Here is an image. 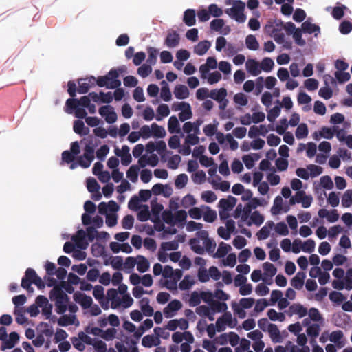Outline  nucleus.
Returning <instances> with one entry per match:
<instances>
[{"label": "nucleus", "mask_w": 352, "mask_h": 352, "mask_svg": "<svg viewBox=\"0 0 352 352\" xmlns=\"http://www.w3.org/2000/svg\"><path fill=\"white\" fill-rule=\"evenodd\" d=\"M140 168L138 166L133 165L126 172V177L132 182H136L138 178V172Z\"/></svg>", "instance_id": "nucleus-35"}, {"label": "nucleus", "mask_w": 352, "mask_h": 352, "mask_svg": "<svg viewBox=\"0 0 352 352\" xmlns=\"http://www.w3.org/2000/svg\"><path fill=\"white\" fill-rule=\"evenodd\" d=\"M269 335L272 339V340L275 342H281L283 340L282 336H280V331L275 324H270L268 325V330H267Z\"/></svg>", "instance_id": "nucleus-17"}, {"label": "nucleus", "mask_w": 352, "mask_h": 352, "mask_svg": "<svg viewBox=\"0 0 352 352\" xmlns=\"http://www.w3.org/2000/svg\"><path fill=\"white\" fill-rule=\"evenodd\" d=\"M329 299L332 302L340 304L345 300V297L341 292L333 291L329 294Z\"/></svg>", "instance_id": "nucleus-53"}, {"label": "nucleus", "mask_w": 352, "mask_h": 352, "mask_svg": "<svg viewBox=\"0 0 352 352\" xmlns=\"http://www.w3.org/2000/svg\"><path fill=\"white\" fill-rule=\"evenodd\" d=\"M227 96V91L225 88H221L219 89L212 90L209 94V96L217 101L221 102L224 100Z\"/></svg>", "instance_id": "nucleus-23"}, {"label": "nucleus", "mask_w": 352, "mask_h": 352, "mask_svg": "<svg viewBox=\"0 0 352 352\" xmlns=\"http://www.w3.org/2000/svg\"><path fill=\"white\" fill-rule=\"evenodd\" d=\"M309 133L307 125L305 123L299 124L296 130L297 139H302L307 136Z\"/></svg>", "instance_id": "nucleus-41"}, {"label": "nucleus", "mask_w": 352, "mask_h": 352, "mask_svg": "<svg viewBox=\"0 0 352 352\" xmlns=\"http://www.w3.org/2000/svg\"><path fill=\"white\" fill-rule=\"evenodd\" d=\"M19 340V335L18 333L13 331L9 335V338H6L4 342H2L1 350L5 351L6 349H12Z\"/></svg>", "instance_id": "nucleus-11"}, {"label": "nucleus", "mask_w": 352, "mask_h": 352, "mask_svg": "<svg viewBox=\"0 0 352 352\" xmlns=\"http://www.w3.org/2000/svg\"><path fill=\"white\" fill-rule=\"evenodd\" d=\"M188 176L186 174L179 175L175 182V185L177 188H183L188 182Z\"/></svg>", "instance_id": "nucleus-52"}, {"label": "nucleus", "mask_w": 352, "mask_h": 352, "mask_svg": "<svg viewBox=\"0 0 352 352\" xmlns=\"http://www.w3.org/2000/svg\"><path fill=\"white\" fill-rule=\"evenodd\" d=\"M335 76L338 81L340 83H344L349 80L351 76L349 72H336Z\"/></svg>", "instance_id": "nucleus-64"}, {"label": "nucleus", "mask_w": 352, "mask_h": 352, "mask_svg": "<svg viewBox=\"0 0 352 352\" xmlns=\"http://www.w3.org/2000/svg\"><path fill=\"white\" fill-rule=\"evenodd\" d=\"M174 94L178 99H186L189 96V91L186 86L178 85L175 87Z\"/></svg>", "instance_id": "nucleus-28"}, {"label": "nucleus", "mask_w": 352, "mask_h": 352, "mask_svg": "<svg viewBox=\"0 0 352 352\" xmlns=\"http://www.w3.org/2000/svg\"><path fill=\"white\" fill-rule=\"evenodd\" d=\"M274 60L271 58L268 57L264 58L260 64L261 69L265 72H271L274 67Z\"/></svg>", "instance_id": "nucleus-36"}, {"label": "nucleus", "mask_w": 352, "mask_h": 352, "mask_svg": "<svg viewBox=\"0 0 352 352\" xmlns=\"http://www.w3.org/2000/svg\"><path fill=\"white\" fill-rule=\"evenodd\" d=\"M168 129L170 133H179L181 132L179 123L176 116H171L168 122Z\"/></svg>", "instance_id": "nucleus-30"}, {"label": "nucleus", "mask_w": 352, "mask_h": 352, "mask_svg": "<svg viewBox=\"0 0 352 352\" xmlns=\"http://www.w3.org/2000/svg\"><path fill=\"white\" fill-rule=\"evenodd\" d=\"M74 300L79 303L83 309L89 308L93 302V300L91 296H87L85 294L76 293L74 295Z\"/></svg>", "instance_id": "nucleus-13"}, {"label": "nucleus", "mask_w": 352, "mask_h": 352, "mask_svg": "<svg viewBox=\"0 0 352 352\" xmlns=\"http://www.w3.org/2000/svg\"><path fill=\"white\" fill-rule=\"evenodd\" d=\"M150 215L148 207L144 206L143 208L138 214V219L139 221L144 222L149 219Z\"/></svg>", "instance_id": "nucleus-54"}, {"label": "nucleus", "mask_w": 352, "mask_h": 352, "mask_svg": "<svg viewBox=\"0 0 352 352\" xmlns=\"http://www.w3.org/2000/svg\"><path fill=\"white\" fill-rule=\"evenodd\" d=\"M94 160V148L91 143L87 144L84 148L83 155L78 158V163L83 168H87L90 166L92 161Z\"/></svg>", "instance_id": "nucleus-4"}, {"label": "nucleus", "mask_w": 352, "mask_h": 352, "mask_svg": "<svg viewBox=\"0 0 352 352\" xmlns=\"http://www.w3.org/2000/svg\"><path fill=\"white\" fill-rule=\"evenodd\" d=\"M181 106L185 107L179 113V118L182 122L190 119L192 116L190 105L185 102H181Z\"/></svg>", "instance_id": "nucleus-21"}, {"label": "nucleus", "mask_w": 352, "mask_h": 352, "mask_svg": "<svg viewBox=\"0 0 352 352\" xmlns=\"http://www.w3.org/2000/svg\"><path fill=\"white\" fill-rule=\"evenodd\" d=\"M201 199L207 203H212L217 200V197L214 192L207 190L202 192Z\"/></svg>", "instance_id": "nucleus-56"}, {"label": "nucleus", "mask_w": 352, "mask_h": 352, "mask_svg": "<svg viewBox=\"0 0 352 352\" xmlns=\"http://www.w3.org/2000/svg\"><path fill=\"white\" fill-rule=\"evenodd\" d=\"M267 316L272 321H280L283 322L285 319V316L283 313H278L275 309H270L267 311Z\"/></svg>", "instance_id": "nucleus-40"}, {"label": "nucleus", "mask_w": 352, "mask_h": 352, "mask_svg": "<svg viewBox=\"0 0 352 352\" xmlns=\"http://www.w3.org/2000/svg\"><path fill=\"white\" fill-rule=\"evenodd\" d=\"M236 199L232 196H228L227 199H221L219 206L221 210L230 211L236 204Z\"/></svg>", "instance_id": "nucleus-15"}, {"label": "nucleus", "mask_w": 352, "mask_h": 352, "mask_svg": "<svg viewBox=\"0 0 352 352\" xmlns=\"http://www.w3.org/2000/svg\"><path fill=\"white\" fill-rule=\"evenodd\" d=\"M133 223L134 218L131 214L126 215L122 221V228L126 230L131 229L133 226Z\"/></svg>", "instance_id": "nucleus-57"}, {"label": "nucleus", "mask_w": 352, "mask_h": 352, "mask_svg": "<svg viewBox=\"0 0 352 352\" xmlns=\"http://www.w3.org/2000/svg\"><path fill=\"white\" fill-rule=\"evenodd\" d=\"M179 247L178 242L176 241L163 242L161 244V249L164 251L176 250Z\"/></svg>", "instance_id": "nucleus-55"}, {"label": "nucleus", "mask_w": 352, "mask_h": 352, "mask_svg": "<svg viewBox=\"0 0 352 352\" xmlns=\"http://www.w3.org/2000/svg\"><path fill=\"white\" fill-rule=\"evenodd\" d=\"M280 107L279 106H275L272 109L270 110L267 114V120L273 122L275 119L280 115Z\"/></svg>", "instance_id": "nucleus-59"}, {"label": "nucleus", "mask_w": 352, "mask_h": 352, "mask_svg": "<svg viewBox=\"0 0 352 352\" xmlns=\"http://www.w3.org/2000/svg\"><path fill=\"white\" fill-rule=\"evenodd\" d=\"M263 268L264 270V278L263 280L267 284L272 283V278L276 274V267L271 263L265 262L263 264Z\"/></svg>", "instance_id": "nucleus-9"}, {"label": "nucleus", "mask_w": 352, "mask_h": 352, "mask_svg": "<svg viewBox=\"0 0 352 352\" xmlns=\"http://www.w3.org/2000/svg\"><path fill=\"white\" fill-rule=\"evenodd\" d=\"M182 307V302L178 300L170 301L164 309V314L166 318H171L175 316V312Z\"/></svg>", "instance_id": "nucleus-8"}, {"label": "nucleus", "mask_w": 352, "mask_h": 352, "mask_svg": "<svg viewBox=\"0 0 352 352\" xmlns=\"http://www.w3.org/2000/svg\"><path fill=\"white\" fill-rule=\"evenodd\" d=\"M254 155L256 156L255 159L250 155H244L242 157L243 162L247 168L251 169L254 165V161L258 160L259 156L256 154Z\"/></svg>", "instance_id": "nucleus-51"}, {"label": "nucleus", "mask_w": 352, "mask_h": 352, "mask_svg": "<svg viewBox=\"0 0 352 352\" xmlns=\"http://www.w3.org/2000/svg\"><path fill=\"white\" fill-rule=\"evenodd\" d=\"M129 151L130 148L126 145L122 146L121 150L118 148L115 150L116 155L121 157V163L123 166H128L131 162L132 157Z\"/></svg>", "instance_id": "nucleus-7"}, {"label": "nucleus", "mask_w": 352, "mask_h": 352, "mask_svg": "<svg viewBox=\"0 0 352 352\" xmlns=\"http://www.w3.org/2000/svg\"><path fill=\"white\" fill-rule=\"evenodd\" d=\"M210 47V43L208 41H200L194 47V52L197 55L202 56L207 52Z\"/></svg>", "instance_id": "nucleus-29"}, {"label": "nucleus", "mask_w": 352, "mask_h": 352, "mask_svg": "<svg viewBox=\"0 0 352 352\" xmlns=\"http://www.w3.org/2000/svg\"><path fill=\"white\" fill-rule=\"evenodd\" d=\"M126 72L124 67H120L118 69H112L105 76H99L96 79V84L100 87H106L109 89H115L121 85V81L118 80L119 73Z\"/></svg>", "instance_id": "nucleus-2"}, {"label": "nucleus", "mask_w": 352, "mask_h": 352, "mask_svg": "<svg viewBox=\"0 0 352 352\" xmlns=\"http://www.w3.org/2000/svg\"><path fill=\"white\" fill-rule=\"evenodd\" d=\"M206 296H208L209 297L213 296L212 294L209 292H201L200 294L196 291L192 292L189 299L190 306H197L200 304L201 299H202L204 302H209L210 299L206 298Z\"/></svg>", "instance_id": "nucleus-5"}, {"label": "nucleus", "mask_w": 352, "mask_h": 352, "mask_svg": "<svg viewBox=\"0 0 352 352\" xmlns=\"http://www.w3.org/2000/svg\"><path fill=\"white\" fill-rule=\"evenodd\" d=\"M95 83L96 78L94 76L80 79L78 81L79 86L77 91L80 94H86L91 87L95 85Z\"/></svg>", "instance_id": "nucleus-6"}, {"label": "nucleus", "mask_w": 352, "mask_h": 352, "mask_svg": "<svg viewBox=\"0 0 352 352\" xmlns=\"http://www.w3.org/2000/svg\"><path fill=\"white\" fill-rule=\"evenodd\" d=\"M225 21L222 19H214L210 22V28L212 30L219 32L223 28Z\"/></svg>", "instance_id": "nucleus-62"}, {"label": "nucleus", "mask_w": 352, "mask_h": 352, "mask_svg": "<svg viewBox=\"0 0 352 352\" xmlns=\"http://www.w3.org/2000/svg\"><path fill=\"white\" fill-rule=\"evenodd\" d=\"M162 219L163 221L170 225V226H175V217L174 214L170 210H165L163 212L162 214Z\"/></svg>", "instance_id": "nucleus-47"}, {"label": "nucleus", "mask_w": 352, "mask_h": 352, "mask_svg": "<svg viewBox=\"0 0 352 352\" xmlns=\"http://www.w3.org/2000/svg\"><path fill=\"white\" fill-rule=\"evenodd\" d=\"M152 72L151 65L144 64L138 69V74L142 78L148 76Z\"/></svg>", "instance_id": "nucleus-58"}, {"label": "nucleus", "mask_w": 352, "mask_h": 352, "mask_svg": "<svg viewBox=\"0 0 352 352\" xmlns=\"http://www.w3.org/2000/svg\"><path fill=\"white\" fill-rule=\"evenodd\" d=\"M342 205L343 207L349 208L352 205V190L349 189L342 195Z\"/></svg>", "instance_id": "nucleus-45"}, {"label": "nucleus", "mask_w": 352, "mask_h": 352, "mask_svg": "<svg viewBox=\"0 0 352 352\" xmlns=\"http://www.w3.org/2000/svg\"><path fill=\"white\" fill-rule=\"evenodd\" d=\"M66 283L63 281L60 286H55L50 292V298L55 302V310L57 314H63L67 309V304L69 301L68 295L62 289L65 288L68 292H72L71 289L66 287Z\"/></svg>", "instance_id": "nucleus-1"}, {"label": "nucleus", "mask_w": 352, "mask_h": 352, "mask_svg": "<svg viewBox=\"0 0 352 352\" xmlns=\"http://www.w3.org/2000/svg\"><path fill=\"white\" fill-rule=\"evenodd\" d=\"M162 88H161V93L160 96L162 99L165 102H168L171 100V93L169 89L168 84L166 81L162 80L161 82Z\"/></svg>", "instance_id": "nucleus-32"}, {"label": "nucleus", "mask_w": 352, "mask_h": 352, "mask_svg": "<svg viewBox=\"0 0 352 352\" xmlns=\"http://www.w3.org/2000/svg\"><path fill=\"white\" fill-rule=\"evenodd\" d=\"M189 244L192 251H194L195 253L198 254H204V248L199 245V241L197 239H190L189 241Z\"/></svg>", "instance_id": "nucleus-43"}, {"label": "nucleus", "mask_w": 352, "mask_h": 352, "mask_svg": "<svg viewBox=\"0 0 352 352\" xmlns=\"http://www.w3.org/2000/svg\"><path fill=\"white\" fill-rule=\"evenodd\" d=\"M196 204V199L192 195H186L182 200V205L183 207L187 208Z\"/></svg>", "instance_id": "nucleus-60"}, {"label": "nucleus", "mask_w": 352, "mask_h": 352, "mask_svg": "<svg viewBox=\"0 0 352 352\" xmlns=\"http://www.w3.org/2000/svg\"><path fill=\"white\" fill-rule=\"evenodd\" d=\"M151 129L152 135L155 138H163L164 137H165L166 131L162 126L157 125L156 123H153L151 124Z\"/></svg>", "instance_id": "nucleus-38"}, {"label": "nucleus", "mask_w": 352, "mask_h": 352, "mask_svg": "<svg viewBox=\"0 0 352 352\" xmlns=\"http://www.w3.org/2000/svg\"><path fill=\"white\" fill-rule=\"evenodd\" d=\"M318 214L320 218L326 217L327 221L330 223H334L339 219V214L337 210L336 209H333L331 211H328L327 210L323 208L320 209Z\"/></svg>", "instance_id": "nucleus-14"}, {"label": "nucleus", "mask_w": 352, "mask_h": 352, "mask_svg": "<svg viewBox=\"0 0 352 352\" xmlns=\"http://www.w3.org/2000/svg\"><path fill=\"white\" fill-rule=\"evenodd\" d=\"M245 4L241 0H236L233 3V6L225 10V12L232 19H234L239 23H244L246 16L244 14V9Z\"/></svg>", "instance_id": "nucleus-3"}, {"label": "nucleus", "mask_w": 352, "mask_h": 352, "mask_svg": "<svg viewBox=\"0 0 352 352\" xmlns=\"http://www.w3.org/2000/svg\"><path fill=\"white\" fill-rule=\"evenodd\" d=\"M245 65L248 72L252 76H258L261 72L259 63L254 59L248 60Z\"/></svg>", "instance_id": "nucleus-16"}, {"label": "nucleus", "mask_w": 352, "mask_h": 352, "mask_svg": "<svg viewBox=\"0 0 352 352\" xmlns=\"http://www.w3.org/2000/svg\"><path fill=\"white\" fill-rule=\"evenodd\" d=\"M289 311L292 314L298 315L299 318H302L307 314V309L300 303H295L289 307Z\"/></svg>", "instance_id": "nucleus-27"}, {"label": "nucleus", "mask_w": 352, "mask_h": 352, "mask_svg": "<svg viewBox=\"0 0 352 352\" xmlns=\"http://www.w3.org/2000/svg\"><path fill=\"white\" fill-rule=\"evenodd\" d=\"M73 129L76 133L80 135H87L89 133V129L85 127L84 122L80 120L74 122Z\"/></svg>", "instance_id": "nucleus-22"}, {"label": "nucleus", "mask_w": 352, "mask_h": 352, "mask_svg": "<svg viewBox=\"0 0 352 352\" xmlns=\"http://www.w3.org/2000/svg\"><path fill=\"white\" fill-rule=\"evenodd\" d=\"M148 58L147 63L149 65H155L157 62L159 50L153 47H147Z\"/></svg>", "instance_id": "nucleus-33"}, {"label": "nucleus", "mask_w": 352, "mask_h": 352, "mask_svg": "<svg viewBox=\"0 0 352 352\" xmlns=\"http://www.w3.org/2000/svg\"><path fill=\"white\" fill-rule=\"evenodd\" d=\"M275 231L280 235L287 236L289 234V230L284 222H279L275 226Z\"/></svg>", "instance_id": "nucleus-61"}, {"label": "nucleus", "mask_w": 352, "mask_h": 352, "mask_svg": "<svg viewBox=\"0 0 352 352\" xmlns=\"http://www.w3.org/2000/svg\"><path fill=\"white\" fill-rule=\"evenodd\" d=\"M245 43L247 47L251 50H256L259 47L258 42L256 37L252 34H250L246 37Z\"/></svg>", "instance_id": "nucleus-37"}, {"label": "nucleus", "mask_w": 352, "mask_h": 352, "mask_svg": "<svg viewBox=\"0 0 352 352\" xmlns=\"http://www.w3.org/2000/svg\"><path fill=\"white\" fill-rule=\"evenodd\" d=\"M302 30L305 33H315V36H318L320 32V28L318 25L311 23L308 21H306L302 23Z\"/></svg>", "instance_id": "nucleus-18"}, {"label": "nucleus", "mask_w": 352, "mask_h": 352, "mask_svg": "<svg viewBox=\"0 0 352 352\" xmlns=\"http://www.w3.org/2000/svg\"><path fill=\"white\" fill-rule=\"evenodd\" d=\"M196 13L193 9H187L183 16L184 23L188 26H192L196 23Z\"/></svg>", "instance_id": "nucleus-19"}, {"label": "nucleus", "mask_w": 352, "mask_h": 352, "mask_svg": "<svg viewBox=\"0 0 352 352\" xmlns=\"http://www.w3.org/2000/svg\"><path fill=\"white\" fill-rule=\"evenodd\" d=\"M230 248V245L224 243L223 242H221L219 244L217 251L214 256L218 257V258L224 257L228 254Z\"/></svg>", "instance_id": "nucleus-49"}, {"label": "nucleus", "mask_w": 352, "mask_h": 352, "mask_svg": "<svg viewBox=\"0 0 352 352\" xmlns=\"http://www.w3.org/2000/svg\"><path fill=\"white\" fill-rule=\"evenodd\" d=\"M136 264L137 270L141 273H144L148 271L150 267L148 259L142 255H138L137 256Z\"/></svg>", "instance_id": "nucleus-24"}, {"label": "nucleus", "mask_w": 352, "mask_h": 352, "mask_svg": "<svg viewBox=\"0 0 352 352\" xmlns=\"http://www.w3.org/2000/svg\"><path fill=\"white\" fill-rule=\"evenodd\" d=\"M86 232L83 230H80L76 234L73 236L72 240L76 243V246L80 249H86L88 242L86 241Z\"/></svg>", "instance_id": "nucleus-12"}, {"label": "nucleus", "mask_w": 352, "mask_h": 352, "mask_svg": "<svg viewBox=\"0 0 352 352\" xmlns=\"http://www.w3.org/2000/svg\"><path fill=\"white\" fill-rule=\"evenodd\" d=\"M210 307L214 312H223L227 310V304L224 302L213 300L210 302Z\"/></svg>", "instance_id": "nucleus-39"}, {"label": "nucleus", "mask_w": 352, "mask_h": 352, "mask_svg": "<svg viewBox=\"0 0 352 352\" xmlns=\"http://www.w3.org/2000/svg\"><path fill=\"white\" fill-rule=\"evenodd\" d=\"M180 41L179 34L175 30L169 31L164 41V44L169 48L177 47Z\"/></svg>", "instance_id": "nucleus-10"}, {"label": "nucleus", "mask_w": 352, "mask_h": 352, "mask_svg": "<svg viewBox=\"0 0 352 352\" xmlns=\"http://www.w3.org/2000/svg\"><path fill=\"white\" fill-rule=\"evenodd\" d=\"M320 184L324 189L327 190H331L333 187V183L331 180V178L328 175L322 176L320 178Z\"/></svg>", "instance_id": "nucleus-63"}, {"label": "nucleus", "mask_w": 352, "mask_h": 352, "mask_svg": "<svg viewBox=\"0 0 352 352\" xmlns=\"http://www.w3.org/2000/svg\"><path fill=\"white\" fill-rule=\"evenodd\" d=\"M306 278V274L303 272H298L296 276L292 279L291 285L296 289H300L304 285V280Z\"/></svg>", "instance_id": "nucleus-20"}, {"label": "nucleus", "mask_w": 352, "mask_h": 352, "mask_svg": "<svg viewBox=\"0 0 352 352\" xmlns=\"http://www.w3.org/2000/svg\"><path fill=\"white\" fill-rule=\"evenodd\" d=\"M79 107L78 100L76 98H69L66 101V112L68 113H72L74 110H76V109Z\"/></svg>", "instance_id": "nucleus-46"}, {"label": "nucleus", "mask_w": 352, "mask_h": 352, "mask_svg": "<svg viewBox=\"0 0 352 352\" xmlns=\"http://www.w3.org/2000/svg\"><path fill=\"white\" fill-rule=\"evenodd\" d=\"M160 340L158 337H155L153 335L145 336L142 340V344L145 347H151L153 346H157L160 344Z\"/></svg>", "instance_id": "nucleus-31"}, {"label": "nucleus", "mask_w": 352, "mask_h": 352, "mask_svg": "<svg viewBox=\"0 0 352 352\" xmlns=\"http://www.w3.org/2000/svg\"><path fill=\"white\" fill-rule=\"evenodd\" d=\"M107 297L111 300V308L116 309L121 304V300L118 298V291L116 289L111 288L107 290Z\"/></svg>", "instance_id": "nucleus-25"}, {"label": "nucleus", "mask_w": 352, "mask_h": 352, "mask_svg": "<svg viewBox=\"0 0 352 352\" xmlns=\"http://www.w3.org/2000/svg\"><path fill=\"white\" fill-rule=\"evenodd\" d=\"M87 188L89 192L94 193L98 192L100 185L98 184L96 179L89 177L87 179Z\"/></svg>", "instance_id": "nucleus-44"}, {"label": "nucleus", "mask_w": 352, "mask_h": 352, "mask_svg": "<svg viewBox=\"0 0 352 352\" xmlns=\"http://www.w3.org/2000/svg\"><path fill=\"white\" fill-rule=\"evenodd\" d=\"M267 226H263L256 234L258 240H264L269 237L270 234V229L274 226L273 221H268Z\"/></svg>", "instance_id": "nucleus-26"}, {"label": "nucleus", "mask_w": 352, "mask_h": 352, "mask_svg": "<svg viewBox=\"0 0 352 352\" xmlns=\"http://www.w3.org/2000/svg\"><path fill=\"white\" fill-rule=\"evenodd\" d=\"M343 332L340 330L334 331L331 333L329 340L331 342L336 344L338 346L342 347L343 345L340 344V340L343 338Z\"/></svg>", "instance_id": "nucleus-42"}, {"label": "nucleus", "mask_w": 352, "mask_h": 352, "mask_svg": "<svg viewBox=\"0 0 352 352\" xmlns=\"http://www.w3.org/2000/svg\"><path fill=\"white\" fill-rule=\"evenodd\" d=\"M250 221L248 223V226H250L254 223L256 226H260L264 221V217L258 211H254L250 216Z\"/></svg>", "instance_id": "nucleus-34"}, {"label": "nucleus", "mask_w": 352, "mask_h": 352, "mask_svg": "<svg viewBox=\"0 0 352 352\" xmlns=\"http://www.w3.org/2000/svg\"><path fill=\"white\" fill-rule=\"evenodd\" d=\"M75 316H69L67 315H63L58 320V324L62 327H66L74 324Z\"/></svg>", "instance_id": "nucleus-48"}, {"label": "nucleus", "mask_w": 352, "mask_h": 352, "mask_svg": "<svg viewBox=\"0 0 352 352\" xmlns=\"http://www.w3.org/2000/svg\"><path fill=\"white\" fill-rule=\"evenodd\" d=\"M306 331L308 336L316 338L318 336L320 331V325L318 324H312L307 327Z\"/></svg>", "instance_id": "nucleus-50"}]
</instances>
